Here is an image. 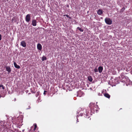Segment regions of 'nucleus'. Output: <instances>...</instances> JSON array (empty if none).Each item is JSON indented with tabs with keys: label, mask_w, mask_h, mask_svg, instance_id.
Returning <instances> with one entry per match:
<instances>
[{
	"label": "nucleus",
	"mask_w": 132,
	"mask_h": 132,
	"mask_svg": "<svg viewBox=\"0 0 132 132\" xmlns=\"http://www.w3.org/2000/svg\"><path fill=\"white\" fill-rule=\"evenodd\" d=\"M11 124V122L8 121L6 123L2 121H0V130L4 128H9V127L10 126Z\"/></svg>",
	"instance_id": "f257e3e1"
},
{
	"label": "nucleus",
	"mask_w": 132,
	"mask_h": 132,
	"mask_svg": "<svg viewBox=\"0 0 132 132\" xmlns=\"http://www.w3.org/2000/svg\"><path fill=\"white\" fill-rule=\"evenodd\" d=\"M83 111H84V112H85L86 113V114L84 113H83L82 112V111L80 112V114L81 116H84V117L87 119H88L89 120H90L91 119V118L89 116L90 114V113L88 112V111H87L86 110L84 109L83 110Z\"/></svg>",
	"instance_id": "f03ea898"
},
{
	"label": "nucleus",
	"mask_w": 132,
	"mask_h": 132,
	"mask_svg": "<svg viewBox=\"0 0 132 132\" xmlns=\"http://www.w3.org/2000/svg\"><path fill=\"white\" fill-rule=\"evenodd\" d=\"M89 107L91 112H94L95 111H96L97 110V109L98 106L95 104L91 103L89 105Z\"/></svg>",
	"instance_id": "7ed1b4c3"
},
{
	"label": "nucleus",
	"mask_w": 132,
	"mask_h": 132,
	"mask_svg": "<svg viewBox=\"0 0 132 132\" xmlns=\"http://www.w3.org/2000/svg\"><path fill=\"white\" fill-rule=\"evenodd\" d=\"M105 22L107 24L109 25L111 24L112 22V20L111 19L109 18H106L105 19Z\"/></svg>",
	"instance_id": "20e7f679"
},
{
	"label": "nucleus",
	"mask_w": 132,
	"mask_h": 132,
	"mask_svg": "<svg viewBox=\"0 0 132 132\" xmlns=\"http://www.w3.org/2000/svg\"><path fill=\"white\" fill-rule=\"evenodd\" d=\"M30 15L31 14H28L26 16L25 20L27 22H29L30 20Z\"/></svg>",
	"instance_id": "39448f33"
},
{
	"label": "nucleus",
	"mask_w": 132,
	"mask_h": 132,
	"mask_svg": "<svg viewBox=\"0 0 132 132\" xmlns=\"http://www.w3.org/2000/svg\"><path fill=\"white\" fill-rule=\"evenodd\" d=\"M20 45L23 47H25L26 46V43L24 40H22L21 42Z\"/></svg>",
	"instance_id": "423d86ee"
},
{
	"label": "nucleus",
	"mask_w": 132,
	"mask_h": 132,
	"mask_svg": "<svg viewBox=\"0 0 132 132\" xmlns=\"http://www.w3.org/2000/svg\"><path fill=\"white\" fill-rule=\"evenodd\" d=\"M125 76L124 75L123 73H122L121 75L120 76H119L118 77V78L119 79V80H122L123 79H124L125 78Z\"/></svg>",
	"instance_id": "0eeeda50"
},
{
	"label": "nucleus",
	"mask_w": 132,
	"mask_h": 132,
	"mask_svg": "<svg viewBox=\"0 0 132 132\" xmlns=\"http://www.w3.org/2000/svg\"><path fill=\"white\" fill-rule=\"evenodd\" d=\"M37 47L38 50L39 51H41L42 49V46L40 44L38 43L37 45Z\"/></svg>",
	"instance_id": "6e6552de"
},
{
	"label": "nucleus",
	"mask_w": 132,
	"mask_h": 132,
	"mask_svg": "<svg viewBox=\"0 0 132 132\" xmlns=\"http://www.w3.org/2000/svg\"><path fill=\"white\" fill-rule=\"evenodd\" d=\"M6 70L8 71L9 73L11 71V69L10 67L9 66H7L6 67Z\"/></svg>",
	"instance_id": "1a4fd4ad"
},
{
	"label": "nucleus",
	"mask_w": 132,
	"mask_h": 132,
	"mask_svg": "<svg viewBox=\"0 0 132 132\" xmlns=\"http://www.w3.org/2000/svg\"><path fill=\"white\" fill-rule=\"evenodd\" d=\"M36 21L34 19L32 20V24L34 26H35L37 25L36 23Z\"/></svg>",
	"instance_id": "9d476101"
},
{
	"label": "nucleus",
	"mask_w": 132,
	"mask_h": 132,
	"mask_svg": "<svg viewBox=\"0 0 132 132\" xmlns=\"http://www.w3.org/2000/svg\"><path fill=\"white\" fill-rule=\"evenodd\" d=\"M98 69L99 72L101 73L102 72L103 68V67L102 66H99L98 68Z\"/></svg>",
	"instance_id": "9b49d317"
},
{
	"label": "nucleus",
	"mask_w": 132,
	"mask_h": 132,
	"mask_svg": "<svg viewBox=\"0 0 132 132\" xmlns=\"http://www.w3.org/2000/svg\"><path fill=\"white\" fill-rule=\"evenodd\" d=\"M103 13V11L101 9H99L97 12V14L100 15H101V14Z\"/></svg>",
	"instance_id": "f8f14e48"
},
{
	"label": "nucleus",
	"mask_w": 132,
	"mask_h": 132,
	"mask_svg": "<svg viewBox=\"0 0 132 132\" xmlns=\"http://www.w3.org/2000/svg\"><path fill=\"white\" fill-rule=\"evenodd\" d=\"M14 67L15 68L18 69L20 68V66L19 65H18L15 62L14 63Z\"/></svg>",
	"instance_id": "ddd939ff"
},
{
	"label": "nucleus",
	"mask_w": 132,
	"mask_h": 132,
	"mask_svg": "<svg viewBox=\"0 0 132 132\" xmlns=\"http://www.w3.org/2000/svg\"><path fill=\"white\" fill-rule=\"evenodd\" d=\"M104 95L105 97L108 98H110V96L108 93H105Z\"/></svg>",
	"instance_id": "4468645a"
},
{
	"label": "nucleus",
	"mask_w": 132,
	"mask_h": 132,
	"mask_svg": "<svg viewBox=\"0 0 132 132\" xmlns=\"http://www.w3.org/2000/svg\"><path fill=\"white\" fill-rule=\"evenodd\" d=\"M88 79L89 81L92 82L93 80V79L91 76H89L88 77Z\"/></svg>",
	"instance_id": "2eb2a0df"
},
{
	"label": "nucleus",
	"mask_w": 132,
	"mask_h": 132,
	"mask_svg": "<svg viewBox=\"0 0 132 132\" xmlns=\"http://www.w3.org/2000/svg\"><path fill=\"white\" fill-rule=\"evenodd\" d=\"M47 60L46 57L44 56H43L42 58V60L43 61H44L45 60Z\"/></svg>",
	"instance_id": "dca6fc26"
},
{
	"label": "nucleus",
	"mask_w": 132,
	"mask_h": 132,
	"mask_svg": "<svg viewBox=\"0 0 132 132\" xmlns=\"http://www.w3.org/2000/svg\"><path fill=\"white\" fill-rule=\"evenodd\" d=\"M77 29L81 32H83L84 31V30L83 29H81L79 27H78L77 28Z\"/></svg>",
	"instance_id": "f3484780"
},
{
	"label": "nucleus",
	"mask_w": 132,
	"mask_h": 132,
	"mask_svg": "<svg viewBox=\"0 0 132 132\" xmlns=\"http://www.w3.org/2000/svg\"><path fill=\"white\" fill-rule=\"evenodd\" d=\"M125 10V8L124 7H123L121 10V12H123L124 10Z\"/></svg>",
	"instance_id": "a211bd4d"
},
{
	"label": "nucleus",
	"mask_w": 132,
	"mask_h": 132,
	"mask_svg": "<svg viewBox=\"0 0 132 132\" xmlns=\"http://www.w3.org/2000/svg\"><path fill=\"white\" fill-rule=\"evenodd\" d=\"M37 127V125L36 124H35V125H34V128L33 130L34 131L36 129Z\"/></svg>",
	"instance_id": "6ab92c4d"
},
{
	"label": "nucleus",
	"mask_w": 132,
	"mask_h": 132,
	"mask_svg": "<svg viewBox=\"0 0 132 132\" xmlns=\"http://www.w3.org/2000/svg\"><path fill=\"white\" fill-rule=\"evenodd\" d=\"M2 87L3 89H4V87L2 85H0V87Z\"/></svg>",
	"instance_id": "aec40b11"
},
{
	"label": "nucleus",
	"mask_w": 132,
	"mask_h": 132,
	"mask_svg": "<svg viewBox=\"0 0 132 132\" xmlns=\"http://www.w3.org/2000/svg\"><path fill=\"white\" fill-rule=\"evenodd\" d=\"M39 92H37L36 94V97H37L39 95Z\"/></svg>",
	"instance_id": "412c9836"
},
{
	"label": "nucleus",
	"mask_w": 132,
	"mask_h": 132,
	"mask_svg": "<svg viewBox=\"0 0 132 132\" xmlns=\"http://www.w3.org/2000/svg\"><path fill=\"white\" fill-rule=\"evenodd\" d=\"M94 71L95 72H97L98 71V70L97 69L95 68L94 69Z\"/></svg>",
	"instance_id": "4be33fe9"
},
{
	"label": "nucleus",
	"mask_w": 132,
	"mask_h": 132,
	"mask_svg": "<svg viewBox=\"0 0 132 132\" xmlns=\"http://www.w3.org/2000/svg\"><path fill=\"white\" fill-rule=\"evenodd\" d=\"M66 16L67 18L69 17V16L67 14L64 15H63V16Z\"/></svg>",
	"instance_id": "5701e85b"
},
{
	"label": "nucleus",
	"mask_w": 132,
	"mask_h": 132,
	"mask_svg": "<svg viewBox=\"0 0 132 132\" xmlns=\"http://www.w3.org/2000/svg\"><path fill=\"white\" fill-rule=\"evenodd\" d=\"M31 92L33 93H35V91H33L32 90V89H31Z\"/></svg>",
	"instance_id": "b1692460"
},
{
	"label": "nucleus",
	"mask_w": 132,
	"mask_h": 132,
	"mask_svg": "<svg viewBox=\"0 0 132 132\" xmlns=\"http://www.w3.org/2000/svg\"><path fill=\"white\" fill-rule=\"evenodd\" d=\"M15 17H13L12 18V21H13L14 20H15Z\"/></svg>",
	"instance_id": "393cba45"
},
{
	"label": "nucleus",
	"mask_w": 132,
	"mask_h": 132,
	"mask_svg": "<svg viewBox=\"0 0 132 132\" xmlns=\"http://www.w3.org/2000/svg\"><path fill=\"white\" fill-rule=\"evenodd\" d=\"M47 91H44V95H46V93H45Z\"/></svg>",
	"instance_id": "a878e982"
},
{
	"label": "nucleus",
	"mask_w": 132,
	"mask_h": 132,
	"mask_svg": "<svg viewBox=\"0 0 132 132\" xmlns=\"http://www.w3.org/2000/svg\"><path fill=\"white\" fill-rule=\"evenodd\" d=\"M2 39V36L1 34H0V41Z\"/></svg>",
	"instance_id": "bb28decb"
},
{
	"label": "nucleus",
	"mask_w": 132,
	"mask_h": 132,
	"mask_svg": "<svg viewBox=\"0 0 132 132\" xmlns=\"http://www.w3.org/2000/svg\"><path fill=\"white\" fill-rule=\"evenodd\" d=\"M122 81H123V82H125V80H122Z\"/></svg>",
	"instance_id": "cd10ccee"
},
{
	"label": "nucleus",
	"mask_w": 132,
	"mask_h": 132,
	"mask_svg": "<svg viewBox=\"0 0 132 132\" xmlns=\"http://www.w3.org/2000/svg\"><path fill=\"white\" fill-rule=\"evenodd\" d=\"M68 18H69L70 19H71L72 18H71V17H70L69 16V17H68Z\"/></svg>",
	"instance_id": "c85d7f7f"
},
{
	"label": "nucleus",
	"mask_w": 132,
	"mask_h": 132,
	"mask_svg": "<svg viewBox=\"0 0 132 132\" xmlns=\"http://www.w3.org/2000/svg\"><path fill=\"white\" fill-rule=\"evenodd\" d=\"M131 73L132 75V72H131Z\"/></svg>",
	"instance_id": "c756f323"
},
{
	"label": "nucleus",
	"mask_w": 132,
	"mask_h": 132,
	"mask_svg": "<svg viewBox=\"0 0 132 132\" xmlns=\"http://www.w3.org/2000/svg\"><path fill=\"white\" fill-rule=\"evenodd\" d=\"M9 0H7V1H9Z\"/></svg>",
	"instance_id": "7c9ffc66"
}]
</instances>
